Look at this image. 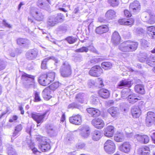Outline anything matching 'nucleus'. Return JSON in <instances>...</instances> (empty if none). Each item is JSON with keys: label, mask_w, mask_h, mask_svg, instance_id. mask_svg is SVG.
<instances>
[{"label": "nucleus", "mask_w": 155, "mask_h": 155, "mask_svg": "<svg viewBox=\"0 0 155 155\" xmlns=\"http://www.w3.org/2000/svg\"><path fill=\"white\" fill-rule=\"evenodd\" d=\"M38 54L36 49H32L28 51L26 53V57L29 60H33L36 58Z\"/></svg>", "instance_id": "4468645a"}, {"label": "nucleus", "mask_w": 155, "mask_h": 155, "mask_svg": "<svg viewBox=\"0 0 155 155\" xmlns=\"http://www.w3.org/2000/svg\"><path fill=\"white\" fill-rule=\"evenodd\" d=\"M6 65V62L2 59H0V71L5 69Z\"/></svg>", "instance_id": "13d9d810"}, {"label": "nucleus", "mask_w": 155, "mask_h": 155, "mask_svg": "<svg viewBox=\"0 0 155 155\" xmlns=\"http://www.w3.org/2000/svg\"><path fill=\"white\" fill-rule=\"evenodd\" d=\"M69 120L71 123L77 125L80 124L81 122V117L79 114L70 117Z\"/></svg>", "instance_id": "f3484780"}, {"label": "nucleus", "mask_w": 155, "mask_h": 155, "mask_svg": "<svg viewBox=\"0 0 155 155\" xmlns=\"http://www.w3.org/2000/svg\"><path fill=\"white\" fill-rule=\"evenodd\" d=\"M118 22L121 25H130L133 24L134 20L133 19H129L128 20L121 19L119 20Z\"/></svg>", "instance_id": "473e14b6"}, {"label": "nucleus", "mask_w": 155, "mask_h": 155, "mask_svg": "<svg viewBox=\"0 0 155 155\" xmlns=\"http://www.w3.org/2000/svg\"><path fill=\"white\" fill-rule=\"evenodd\" d=\"M21 78L23 81H27L25 86L27 88H35L36 87L33 76L24 73L22 75Z\"/></svg>", "instance_id": "7ed1b4c3"}, {"label": "nucleus", "mask_w": 155, "mask_h": 155, "mask_svg": "<svg viewBox=\"0 0 155 155\" xmlns=\"http://www.w3.org/2000/svg\"><path fill=\"white\" fill-rule=\"evenodd\" d=\"M39 148L42 152H45L49 150L51 148V146L49 143L42 144V145H39Z\"/></svg>", "instance_id": "c9c22d12"}, {"label": "nucleus", "mask_w": 155, "mask_h": 155, "mask_svg": "<svg viewBox=\"0 0 155 155\" xmlns=\"http://www.w3.org/2000/svg\"><path fill=\"white\" fill-rule=\"evenodd\" d=\"M55 77V73L51 72L48 74H42L38 78L39 83L41 85L46 86L50 82L54 81Z\"/></svg>", "instance_id": "f03ea898"}, {"label": "nucleus", "mask_w": 155, "mask_h": 155, "mask_svg": "<svg viewBox=\"0 0 155 155\" xmlns=\"http://www.w3.org/2000/svg\"><path fill=\"white\" fill-rule=\"evenodd\" d=\"M45 129L46 132L50 136L52 137L56 135L57 131L54 127L50 124H47L45 125Z\"/></svg>", "instance_id": "1a4fd4ad"}, {"label": "nucleus", "mask_w": 155, "mask_h": 155, "mask_svg": "<svg viewBox=\"0 0 155 155\" xmlns=\"http://www.w3.org/2000/svg\"><path fill=\"white\" fill-rule=\"evenodd\" d=\"M87 112L93 117H97L100 114V112L98 109L94 108H90L87 109Z\"/></svg>", "instance_id": "4be33fe9"}, {"label": "nucleus", "mask_w": 155, "mask_h": 155, "mask_svg": "<svg viewBox=\"0 0 155 155\" xmlns=\"http://www.w3.org/2000/svg\"><path fill=\"white\" fill-rule=\"evenodd\" d=\"M76 98L77 101L81 103H85V97L84 94H79L77 95Z\"/></svg>", "instance_id": "4c0bfd02"}, {"label": "nucleus", "mask_w": 155, "mask_h": 155, "mask_svg": "<svg viewBox=\"0 0 155 155\" xmlns=\"http://www.w3.org/2000/svg\"><path fill=\"white\" fill-rule=\"evenodd\" d=\"M47 23L48 25L51 26H53L57 24L53 16L48 18Z\"/></svg>", "instance_id": "79ce46f5"}, {"label": "nucleus", "mask_w": 155, "mask_h": 155, "mask_svg": "<svg viewBox=\"0 0 155 155\" xmlns=\"http://www.w3.org/2000/svg\"><path fill=\"white\" fill-rule=\"evenodd\" d=\"M131 147V145L128 142H125L119 145V148L122 152L128 153L130 152Z\"/></svg>", "instance_id": "f8f14e48"}, {"label": "nucleus", "mask_w": 155, "mask_h": 155, "mask_svg": "<svg viewBox=\"0 0 155 155\" xmlns=\"http://www.w3.org/2000/svg\"><path fill=\"white\" fill-rule=\"evenodd\" d=\"M35 99L36 102H38L41 101L39 94L37 92H35Z\"/></svg>", "instance_id": "338daca9"}, {"label": "nucleus", "mask_w": 155, "mask_h": 155, "mask_svg": "<svg viewBox=\"0 0 155 155\" xmlns=\"http://www.w3.org/2000/svg\"><path fill=\"white\" fill-rule=\"evenodd\" d=\"M130 11L133 14H136L139 12L140 7L139 2L135 1L130 4L129 6Z\"/></svg>", "instance_id": "9d476101"}, {"label": "nucleus", "mask_w": 155, "mask_h": 155, "mask_svg": "<svg viewBox=\"0 0 155 155\" xmlns=\"http://www.w3.org/2000/svg\"><path fill=\"white\" fill-rule=\"evenodd\" d=\"M30 13L34 18L38 21H42L44 19V13L39 10L35 8L32 9L30 11Z\"/></svg>", "instance_id": "423d86ee"}, {"label": "nucleus", "mask_w": 155, "mask_h": 155, "mask_svg": "<svg viewBox=\"0 0 155 155\" xmlns=\"http://www.w3.org/2000/svg\"><path fill=\"white\" fill-rule=\"evenodd\" d=\"M45 112L41 115H40L36 112L31 113L30 115L31 117L38 124L42 123L44 122V118L47 114Z\"/></svg>", "instance_id": "6e6552de"}, {"label": "nucleus", "mask_w": 155, "mask_h": 155, "mask_svg": "<svg viewBox=\"0 0 155 155\" xmlns=\"http://www.w3.org/2000/svg\"><path fill=\"white\" fill-rule=\"evenodd\" d=\"M88 49L87 47L83 46L77 49L76 50V51L80 52H87L88 51Z\"/></svg>", "instance_id": "864d4df0"}, {"label": "nucleus", "mask_w": 155, "mask_h": 155, "mask_svg": "<svg viewBox=\"0 0 155 155\" xmlns=\"http://www.w3.org/2000/svg\"><path fill=\"white\" fill-rule=\"evenodd\" d=\"M135 137L138 141L142 143H147L149 141V137L146 135L136 134L135 136Z\"/></svg>", "instance_id": "dca6fc26"}, {"label": "nucleus", "mask_w": 155, "mask_h": 155, "mask_svg": "<svg viewBox=\"0 0 155 155\" xmlns=\"http://www.w3.org/2000/svg\"><path fill=\"white\" fill-rule=\"evenodd\" d=\"M101 67L105 70H108L111 68L112 65L110 62H104L102 63Z\"/></svg>", "instance_id": "c03bdc74"}, {"label": "nucleus", "mask_w": 155, "mask_h": 155, "mask_svg": "<svg viewBox=\"0 0 155 155\" xmlns=\"http://www.w3.org/2000/svg\"><path fill=\"white\" fill-rule=\"evenodd\" d=\"M8 155H17L15 150L11 147H8Z\"/></svg>", "instance_id": "5fc2aeb1"}, {"label": "nucleus", "mask_w": 155, "mask_h": 155, "mask_svg": "<svg viewBox=\"0 0 155 155\" xmlns=\"http://www.w3.org/2000/svg\"><path fill=\"white\" fill-rule=\"evenodd\" d=\"M147 23L150 24H154L155 23V15L152 14L150 15Z\"/></svg>", "instance_id": "3c124183"}, {"label": "nucleus", "mask_w": 155, "mask_h": 155, "mask_svg": "<svg viewBox=\"0 0 155 155\" xmlns=\"http://www.w3.org/2000/svg\"><path fill=\"white\" fill-rule=\"evenodd\" d=\"M22 128V127L21 124H19L16 126L13 134V136L15 137L18 135L20 132Z\"/></svg>", "instance_id": "a19ab883"}, {"label": "nucleus", "mask_w": 155, "mask_h": 155, "mask_svg": "<svg viewBox=\"0 0 155 155\" xmlns=\"http://www.w3.org/2000/svg\"><path fill=\"white\" fill-rule=\"evenodd\" d=\"M104 148L107 153L109 154H112L115 151L116 146L113 141L108 140L104 143Z\"/></svg>", "instance_id": "39448f33"}, {"label": "nucleus", "mask_w": 155, "mask_h": 155, "mask_svg": "<svg viewBox=\"0 0 155 155\" xmlns=\"http://www.w3.org/2000/svg\"><path fill=\"white\" fill-rule=\"evenodd\" d=\"M59 86V83L58 82H55L50 85L48 88L50 90L54 91L57 89Z\"/></svg>", "instance_id": "de8ad7c7"}, {"label": "nucleus", "mask_w": 155, "mask_h": 155, "mask_svg": "<svg viewBox=\"0 0 155 155\" xmlns=\"http://www.w3.org/2000/svg\"><path fill=\"white\" fill-rule=\"evenodd\" d=\"M135 32L137 35H140L144 33V30L143 28H139L135 29Z\"/></svg>", "instance_id": "680f3d73"}, {"label": "nucleus", "mask_w": 155, "mask_h": 155, "mask_svg": "<svg viewBox=\"0 0 155 155\" xmlns=\"http://www.w3.org/2000/svg\"><path fill=\"white\" fill-rule=\"evenodd\" d=\"M82 56L80 55H78L75 56L74 60L76 62H81L83 60Z\"/></svg>", "instance_id": "e2e57ef3"}, {"label": "nucleus", "mask_w": 155, "mask_h": 155, "mask_svg": "<svg viewBox=\"0 0 155 155\" xmlns=\"http://www.w3.org/2000/svg\"><path fill=\"white\" fill-rule=\"evenodd\" d=\"M118 111V109L117 108L114 107H111L108 110V112L113 117L116 116L117 114Z\"/></svg>", "instance_id": "72a5a7b5"}, {"label": "nucleus", "mask_w": 155, "mask_h": 155, "mask_svg": "<svg viewBox=\"0 0 155 155\" xmlns=\"http://www.w3.org/2000/svg\"><path fill=\"white\" fill-rule=\"evenodd\" d=\"M90 102L93 104H97L99 102V99L97 96L95 94L91 96L90 98Z\"/></svg>", "instance_id": "37998d69"}, {"label": "nucleus", "mask_w": 155, "mask_h": 155, "mask_svg": "<svg viewBox=\"0 0 155 155\" xmlns=\"http://www.w3.org/2000/svg\"><path fill=\"white\" fill-rule=\"evenodd\" d=\"M130 89L129 88L123 89L121 92V96L123 98H125L129 95Z\"/></svg>", "instance_id": "ea45409f"}, {"label": "nucleus", "mask_w": 155, "mask_h": 155, "mask_svg": "<svg viewBox=\"0 0 155 155\" xmlns=\"http://www.w3.org/2000/svg\"><path fill=\"white\" fill-rule=\"evenodd\" d=\"M150 15L146 12H144L142 13V18L144 21L147 23V22L148 19L149 18Z\"/></svg>", "instance_id": "4d7b16f0"}, {"label": "nucleus", "mask_w": 155, "mask_h": 155, "mask_svg": "<svg viewBox=\"0 0 155 155\" xmlns=\"http://www.w3.org/2000/svg\"><path fill=\"white\" fill-rule=\"evenodd\" d=\"M38 140L39 142V145H42V144L49 143V140L45 137H40L38 139Z\"/></svg>", "instance_id": "e433bc0d"}, {"label": "nucleus", "mask_w": 155, "mask_h": 155, "mask_svg": "<svg viewBox=\"0 0 155 155\" xmlns=\"http://www.w3.org/2000/svg\"><path fill=\"white\" fill-rule=\"evenodd\" d=\"M91 124L95 127L98 129H101L104 126L103 120L100 118H95L91 121Z\"/></svg>", "instance_id": "2eb2a0df"}, {"label": "nucleus", "mask_w": 155, "mask_h": 155, "mask_svg": "<svg viewBox=\"0 0 155 155\" xmlns=\"http://www.w3.org/2000/svg\"><path fill=\"white\" fill-rule=\"evenodd\" d=\"M132 84L131 81H128L126 79L122 80L118 83L117 87L119 89H121L125 87H130Z\"/></svg>", "instance_id": "aec40b11"}, {"label": "nucleus", "mask_w": 155, "mask_h": 155, "mask_svg": "<svg viewBox=\"0 0 155 155\" xmlns=\"http://www.w3.org/2000/svg\"><path fill=\"white\" fill-rule=\"evenodd\" d=\"M116 12L112 9L108 10L105 14L106 17L108 19H112L116 17Z\"/></svg>", "instance_id": "2f4dec72"}, {"label": "nucleus", "mask_w": 155, "mask_h": 155, "mask_svg": "<svg viewBox=\"0 0 155 155\" xmlns=\"http://www.w3.org/2000/svg\"><path fill=\"white\" fill-rule=\"evenodd\" d=\"M108 2L110 6L113 7H116L118 6L119 3V0H108Z\"/></svg>", "instance_id": "a18cd8bd"}, {"label": "nucleus", "mask_w": 155, "mask_h": 155, "mask_svg": "<svg viewBox=\"0 0 155 155\" xmlns=\"http://www.w3.org/2000/svg\"><path fill=\"white\" fill-rule=\"evenodd\" d=\"M108 30L107 27L106 25H102L97 28L95 29L96 32L101 34L106 32Z\"/></svg>", "instance_id": "cd10ccee"}, {"label": "nucleus", "mask_w": 155, "mask_h": 155, "mask_svg": "<svg viewBox=\"0 0 155 155\" xmlns=\"http://www.w3.org/2000/svg\"><path fill=\"white\" fill-rule=\"evenodd\" d=\"M86 147V144L84 143H80L77 144V147L78 149H84Z\"/></svg>", "instance_id": "0e129e2a"}, {"label": "nucleus", "mask_w": 155, "mask_h": 155, "mask_svg": "<svg viewBox=\"0 0 155 155\" xmlns=\"http://www.w3.org/2000/svg\"><path fill=\"white\" fill-rule=\"evenodd\" d=\"M87 84L90 87H93L95 85V82L94 80L90 79L88 81Z\"/></svg>", "instance_id": "69168bd1"}, {"label": "nucleus", "mask_w": 155, "mask_h": 155, "mask_svg": "<svg viewBox=\"0 0 155 155\" xmlns=\"http://www.w3.org/2000/svg\"><path fill=\"white\" fill-rule=\"evenodd\" d=\"M102 70L99 66H96L93 67L89 72V74L93 76L98 77L102 73Z\"/></svg>", "instance_id": "9b49d317"}, {"label": "nucleus", "mask_w": 155, "mask_h": 155, "mask_svg": "<svg viewBox=\"0 0 155 155\" xmlns=\"http://www.w3.org/2000/svg\"><path fill=\"white\" fill-rule=\"evenodd\" d=\"M60 72L61 76L64 77L70 76L71 74V69L69 63L65 61L63 62L60 69Z\"/></svg>", "instance_id": "20e7f679"}, {"label": "nucleus", "mask_w": 155, "mask_h": 155, "mask_svg": "<svg viewBox=\"0 0 155 155\" xmlns=\"http://www.w3.org/2000/svg\"><path fill=\"white\" fill-rule=\"evenodd\" d=\"M155 119V114L152 112H148L146 119V124L148 126H150L154 123Z\"/></svg>", "instance_id": "ddd939ff"}, {"label": "nucleus", "mask_w": 155, "mask_h": 155, "mask_svg": "<svg viewBox=\"0 0 155 155\" xmlns=\"http://www.w3.org/2000/svg\"><path fill=\"white\" fill-rule=\"evenodd\" d=\"M140 42L141 46L145 48L148 47V41L145 39H142L140 40Z\"/></svg>", "instance_id": "bf43d9fd"}, {"label": "nucleus", "mask_w": 155, "mask_h": 155, "mask_svg": "<svg viewBox=\"0 0 155 155\" xmlns=\"http://www.w3.org/2000/svg\"><path fill=\"white\" fill-rule=\"evenodd\" d=\"M147 60H148L146 54L144 55L143 57L140 58L139 59V61L141 62L146 61Z\"/></svg>", "instance_id": "774afa93"}, {"label": "nucleus", "mask_w": 155, "mask_h": 155, "mask_svg": "<svg viewBox=\"0 0 155 155\" xmlns=\"http://www.w3.org/2000/svg\"><path fill=\"white\" fill-rule=\"evenodd\" d=\"M114 140L117 142H120L123 141L124 137L122 133H118L116 134L114 137Z\"/></svg>", "instance_id": "58836bf2"}, {"label": "nucleus", "mask_w": 155, "mask_h": 155, "mask_svg": "<svg viewBox=\"0 0 155 155\" xmlns=\"http://www.w3.org/2000/svg\"><path fill=\"white\" fill-rule=\"evenodd\" d=\"M80 107V105L78 104L77 102H75L70 104L68 107V109L74 108H79Z\"/></svg>", "instance_id": "603ef678"}, {"label": "nucleus", "mask_w": 155, "mask_h": 155, "mask_svg": "<svg viewBox=\"0 0 155 155\" xmlns=\"http://www.w3.org/2000/svg\"><path fill=\"white\" fill-rule=\"evenodd\" d=\"M138 153L140 155H149L150 153L149 148L147 146H144L138 151Z\"/></svg>", "instance_id": "c85d7f7f"}, {"label": "nucleus", "mask_w": 155, "mask_h": 155, "mask_svg": "<svg viewBox=\"0 0 155 155\" xmlns=\"http://www.w3.org/2000/svg\"><path fill=\"white\" fill-rule=\"evenodd\" d=\"M67 30L66 27L63 25L60 26L57 28V30L58 31L61 32L62 33H65L66 31Z\"/></svg>", "instance_id": "6e6d98bb"}, {"label": "nucleus", "mask_w": 155, "mask_h": 155, "mask_svg": "<svg viewBox=\"0 0 155 155\" xmlns=\"http://www.w3.org/2000/svg\"><path fill=\"white\" fill-rule=\"evenodd\" d=\"M138 43L137 42L127 41L121 43L118 46L120 50L124 52L134 51L137 48Z\"/></svg>", "instance_id": "f257e3e1"}, {"label": "nucleus", "mask_w": 155, "mask_h": 155, "mask_svg": "<svg viewBox=\"0 0 155 155\" xmlns=\"http://www.w3.org/2000/svg\"><path fill=\"white\" fill-rule=\"evenodd\" d=\"M74 137L72 135L70 134H68L67 137L65 139V142L66 143H70L73 140Z\"/></svg>", "instance_id": "8fccbe9b"}, {"label": "nucleus", "mask_w": 155, "mask_h": 155, "mask_svg": "<svg viewBox=\"0 0 155 155\" xmlns=\"http://www.w3.org/2000/svg\"><path fill=\"white\" fill-rule=\"evenodd\" d=\"M54 18L56 21V24L59 22H62L64 18V16L63 15L61 14H58L56 15H54Z\"/></svg>", "instance_id": "f704fd0d"}, {"label": "nucleus", "mask_w": 155, "mask_h": 155, "mask_svg": "<svg viewBox=\"0 0 155 155\" xmlns=\"http://www.w3.org/2000/svg\"><path fill=\"white\" fill-rule=\"evenodd\" d=\"M98 94L100 97L104 99L107 98L110 95L109 91L104 89H101L98 91Z\"/></svg>", "instance_id": "393cba45"}, {"label": "nucleus", "mask_w": 155, "mask_h": 155, "mask_svg": "<svg viewBox=\"0 0 155 155\" xmlns=\"http://www.w3.org/2000/svg\"><path fill=\"white\" fill-rule=\"evenodd\" d=\"M92 139L94 141L99 140L102 137V134L100 131L96 130L91 133Z\"/></svg>", "instance_id": "bb28decb"}, {"label": "nucleus", "mask_w": 155, "mask_h": 155, "mask_svg": "<svg viewBox=\"0 0 155 155\" xmlns=\"http://www.w3.org/2000/svg\"><path fill=\"white\" fill-rule=\"evenodd\" d=\"M120 37L117 31H114L112 36L111 41L115 45H117L120 43Z\"/></svg>", "instance_id": "6ab92c4d"}, {"label": "nucleus", "mask_w": 155, "mask_h": 155, "mask_svg": "<svg viewBox=\"0 0 155 155\" xmlns=\"http://www.w3.org/2000/svg\"><path fill=\"white\" fill-rule=\"evenodd\" d=\"M140 100L139 97L135 94H130L127 97L128 101L132 104H134Z\"/></svg>", "instance_id": "5701e85b"}, {"label": "nucleus", "mask_w": 155, "mask_h": 155, "mask_svg": "<svg viewBox=\"0 0 155 155\" xmlns=\"http://www.w3.org/2000/svg\"><path fill=\"white\" fill-rule=\"evenodd\" d=\"M80 135L83 138H87L90 134V128L87 125L81 126L78 129Z\"/></svg>", "instance_id": "0eeeda50"}, {"label": "nucleus", "mask_w": 155, "mask_h": 155, "mask_svg": "<svg viewBox=\"0 0 155 155\" xmlns=\"http://www.w3.org/2000/svg\"><path fill=\"white\" fill-rule=\"evenodd\" d=\"M147 33L152 38L155 39V27L150 26L147 27Z\"/></svg>", "instance_id": "c756f323"}, {"label": "nucleus", "mask_w": 155, "mask_h": 155, "mask_svg": "<svg viewBox=\"0 0 155 155\" xmlns=\"http://www.w3.org/2000/svg\"><path fill=\"white\" fill-rule=\"evenodd\" d=\"M114 133V127L111 125L109 126L104 129V134L108 137H112Z\"/></svg>", "instance_id": "a211bd4d"}, {"label": "nucleus", "mask_w": 155, "mask_h": 155, "mask_svg": "<svg viewBox=\"0 0 155 155\" xmlns=\"http://www.w3.org/2000/svg\"><path fill=\"white\" fill-rule=\"evenodd\" d=\"M131 113L134 118H138L141 114V109L137 106H133L131 108Z\"/></svg>", "instance_id": "412c9836"}, {"label": "nucleus", "mask_w": 155, "mask_h": 155, "mask_svg": "<svg viewBox=\"0 0 155 155\" xmlns=\"http://www.w3.org/2000/svg\"><path fill=\"white\" fill-rule=\"evenodd\" d=\"M96 83L97 84V85H96V86H97L99 88L102 87L104 86L102 80L101 78H98Z\"/></svg>", "instance_id": "052dcab7"}, {"label": "nucleus", "mask_w": 155, "mask_h": 155, "mask_svg": "<svg viewBox=\"0 0 155 155\" xmlns=\"http://www.w3.org/2000/svg\"><path fill=\"white\" fill-rule=\"evenodd\" d=\"M42 95L45 100H48L52 97L51 95L50 90L48 88L45 89L42 91Z\"/></svg>", "instance_id": "7c9ffc66"}, {"label": "nucleus", "mask_w": 155, "mask_h": 155, "mask_svg": "<svg viewBox=\"0 0 155 155\" xmlns=\"http://www.w3.org/2000/svg\"><path fill=\"white\" fill-rule=\"evenodd\" d=\"M65 39L69 43L72 44L76 41L77 38L75 37L69 36L66 38Z\"/></svg>", "instance_id": "09e8293b"}, {"label": "nucleus", "mask_w": 155, "mask_h": 155, "mask_svg": "<svg viewBox=\"0 0 155 155\" xmlns=\"http://www.w3.org/2000/svg\"><path fill=\"white\" fill-rule=\"evenodd\" d=\"M50 60H54L55 61V63H57L58 62V59L53 56L47 57L45 58L42 61L46 64V63Z\"/></svg>", "instance_id": "49530a36"}, {"label": "nucleus", "mask_w": 155, "mask_h": 155, "mask_svg": "<svg viewBox=\"0 0 155 155\" xmlns=\"http://www.w3.org/2000/svg\"><path fill=\"white\" fill-rule=\"evenodd\" d=\"M17 42L18 45L25 47H27L30 44V41L26 38H19L17 40Z\"/></svg>", "instance_id": "b1692460"}, {"label": "nucleus", "mask_w": 155, "mask_h": 155, "mask_svg": "<svg viewBox=\"0 0 155 155\" xmlns=\"http://www.w3.org/2000/svg\"><path fill=\"white\" fill-rule=\"evenodd\" d=\"M134 89L135 91L138 94H143L145 93L144 86L143 84H137L134 87Z\"/></svg>", "instance_id": "a878e982"}]
</instances>
